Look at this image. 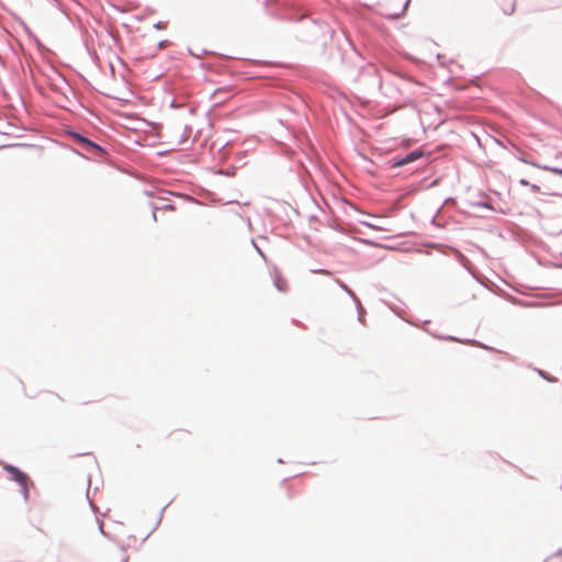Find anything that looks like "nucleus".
Masks as SVG:
<instances>
[{
  "label": "nucleus",
  "instance_id": "obj_1",
  "mask_svg": "<svg viewBox=\"0 0 562 562\" xmlns=\"http://www.w3.org/2000/svg\"><path fill=\"white\" fill-rule=\"evenodd\" d=\"M4 470L11 474L12 480H14L15 482H18L20 484V486L22 487L24 497L27 498L29 485L32 484V482L30 481V477L25 473L20 471L18 468L10 465V464L4 465Z\"/></svg>",
  "mask_w": 562,
  "mask_h": 562
},
{
  "label": "nucleus",
  "instance_id": "obj_2",
  "mask_svg": "<svg viewBox=\"0 0 562 562\" xmlns=\"http://www.w3.org/2000/svg\"><path fill=\"white\" fill-rule=\"evenodd\" d=\"M76 137L78 138L79 143H81L86 149H91V150H95L98 153H102V148L98 145H95L94 143L90 142L89 139L82 137V136H79V135H76Z\"/></svg>",
  "mask_w": 562,
  "mask_h": 562
},
{
  "label": "nucleus",
  "instance_id": "obj_3",
  "mask_svg": "<svg viewBox=\"0 0 562 562\" xmlns=\"http://www.w3.org/2000/svg\"><path fill=\"white\" fill-rule=\"evenodd\" d=\"M418 157H420V154L414 151V153H411L408 154L407 156H405L403 159L396 161L393 164L394 167H401V166H404L406 164H409L414 160H416Z\"/></svg>",
  "mask_w": 562,
  "mask_h": 562
},
{
  "label": "nucleus",
  "instance_id": "obj_4",
  "mask_svg": "<svg viewBox=\"0 0 562 562\" xmlns=\"http://www.w3.org/2000/svg\"><path fill=\"white\" fill-rule=\"evenodd\" d=\"M274 284L278 288V290L284 292L288 290V282L279 273H276L274 277Z\"/></svg>",
  "mask_w": 562,
  "mask_h": 562
},
{
  "label": "nucleus",
  "instance_id": "obj_5",
  "mask_svg": "<svg viewBox=\"0 0 562 562\" xmlns=\"http://www.w3.org/2000/svg\"><path fill=\"white\" fill-rule=\"evenodd\" d=\"M543 169L546 170H549L555 175H561L562 176V169H558V168H549V167H543Z\"/></svg>",
  "mask_w": 562,
  "mask_h": 562
},
{
  "label": "nucleus",
  "instance_id": "obj_6",
  "mask_svg": "<svg viewBox=\"0 0 562 562\" xmlns=\"http://www.w3.org/2000/svg\"><path fill=\"white\" fill-rule=\"evenodd\" d=\"M226 92H227V91H226V90H224V89H218V90H216V91L214 92L213 97H214V99H216V98H217V95H220L221 93H226Z\"/></svg>",
  "mask_w": 562,
  "mask_h": 562
},
{
  "label": "nucleus",
  "instance_id": "obj_7",
  "mask_svg": "<svg viewBox=\"0 0 562 562\" xmlns=\"http://www.w3.org/2000/svg\"><path fill=\"white\" fill-rule=\"evenodd\" d=\"M519 182H520L521 186H528L529 184V182L527 180H525V179H521Z\"/></svg>",
  "mask_w": 562,
  "mask_h": 562
},
{
  "label": "nucleus",
  "instance_id": "obj_8",
  "mask_svg": "<svg viewBox=\"0 0 562 562\" xmlns=\"http://www.w3.org/2000/svg\"><path fill=\"white\" fill-rule=\"evenodd\" d=\"M531 189L535 191V192H538L539 191V187L537 184H532L531 186Z\"/></svg>",
  "mask_w": 562,
  "mask_h": 562
},
{
  "label": "nucleus",
  "instance_id": "obj_9",
  "mask_svg": "<svg viewBox=\"0 0 562 562\" xmlns=\"http://www.w3.org/2000/svg\"><path fill=\"white\" fill-rule=\"evenodd\" d=\"M513 12H514V4L510 5L508 13H513Z\"/></svg>",
  "mask_w": 562,
  "mask_h": 562
}]
</instances>
